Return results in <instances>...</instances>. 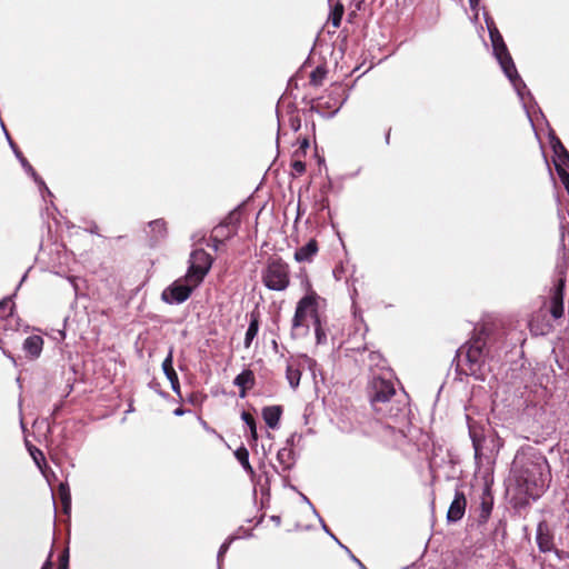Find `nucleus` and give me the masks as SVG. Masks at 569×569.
I'll return each mask as SVG.
<instances>
[{
	"label": "nucleus",
	"mask_w": 569,
	"mask_h": 569,
	"mask_svg": "<svg viewBox=\"0 0 569 569\" xmlns=\"http://www.w3.org/2000/svg\"><path fill=\"white\" fill-rule=\"evenodd\" d=\"M518 482L525 487L527 495L539 497L551 481L550 467L547 459L540 453H533L521 460L518 470Z\"/></svg>",
	"instance_id": "obj_1"
},
{
	"label": "nucleus",
	"mask_w": 569,
	"mask_h": 569,
	"mask_svg": "<svg viewBox=\"0 0 569 569\" xmlns=\"http://www.w3.org/2000/svg\"><path fill=\"white\" fill-rule=\"evenodd\" d=\"M485 21L489 31L493 54L498 60L503 73L512 83L515 90L518 93L520 100L526 104L525 96L531 97L530 92L527 90V86L523 80L518 74L513 60L507 49V46L503 41L502 36L497 29L495 21L487 13L485 14Z\"/></svg>",
	"instance_id": "obj_2"
},
{
	"label": "nucleus",
	"mask_w": 569,
	"mask_h": 569,
	"mask_svg": "<svg viewBox=\"0 0 569 569\" xmlns=\"http://www.w3.org/2000/svg\"><path fill=\"white\" fill-rule=\"evenodd\" d=\"M488 353L487 339L481 332L459 348L456 357L458 366H466V371L469 375L477 379H483Z\"/></svg>",
	"instance_id": "obj_3"
},
{
	"label": "nucleus",
	"mask_w": 569,
	"mask_h": 569,
	"mask_svg": "<svg viewBox=\"0 0 569 569\" xmlns=\"http://www.w3.org/2000/svg\"><path fill=\"white\" fill-rule=\"evenodd\" d=\"M318 295L312 291L298 301L291 323L292 338L297 339L308 335V320L315 321L318 317Z\"/></svg>",
	"instance_id": "obj_4"
},
{
	"label": "nucleus",
	"mask_w": 569,
	"mask_h": 569,
	"mask_svg": "<svg viewBox=\"0 0 569 569\" xmlns=\"http://www.w3.org/2000/svg\"><path fill=\"white\" fill-rule=\"evenodd\" d=\"M262 282L273 291H283L290 283V269L281 259L270 260L262 271Z\"/></svg>",
	"instance_id": "obj_5"
},
{
	"label": "nucleus",
	"mask_w": 569,
	"mask_h": 569,
	"mask_svg": "<svg viewBox=\"0 0 569 569\" xmlns=\"http://www.w3.org/2000/svg\"><path fill=\"white\" fill-rule=\"evenodd\" d=\"M557 270L559 279L553 288L550 290L549 296L543 298L539 309H545L546 313L552 319L557 320L563 316V288L566 283V266L558 264Z\"/></svg>",
	"instance_id": "obj_6"
},
{
	"label": "nucleus",
	"mask_w": 569,
	"mask_h": 569,
	"mask_svg": "<svg viewBox=\"0 0 569 569\" xmlns=\"http://www.w3.org/2000/svg\"><path fill=\"white\" fill-rule=\"evenodd\" d=\"M395 386L390 380L375 377L371 380L370 392L371 406L375 411L381 413L382 416L389 415L385 406L395 396Z\"/></svg>",
	"instance_id": "obj_7"
},
{
	"label": "nucleus",
	"mask_w": 569,
	"mask_h": 569,
	"mask_svg": "<svg viewBox=\"0 0 569 569\" xmlns=\"http://www.w3.org/2000/svg\"><path fill=\"white\" fill-rule=\"evenodd\" d=\"M198 286L196 281L189 280L188 277L184 276L167 287L161 293V299L169 305H180L189 299L192 291Z\"/></svg>",
	"instance_id": "obj_8"
},
{
	"label": "nucleus",
	"mask_w": 569,
	"mask_h": 569,
	"mask_svg": "<svg viewBox=\"0 0 569 569\" xmlns=\"http://www.w3.org/2000/svg\"><path fill=\"white\" fill-rule=\"evenodd\" d=\"M212 259L203 249L194 250L190 256V267L187 272L189 280L196 281L200 284L211 268Z\"/></svg>",
	"instance_id": "obj_9"
},
{
	"label": "nucleus",
	"mask_w": 569,
	"mask_h": 569,
	"mask_svg": "<svg viewBox=\"0 0 569 569\" xmlns=\"http://www.w3.org/2000/svg\"><path fill=\"white\" fill-rule=\"evenodd\" d=\"M545 311V309H538L532 313L528 322V327L535 336L548 335L553 329L555 319L548 316Z\"/></svg>",
	"instance_id": "obj_10"
},
{
	"label": "nucleus",
	"mask_w": 569,
	"mask_h": 569,
	"mask_svg": "<svg viewBox=\"0 0 569 569\" xmlns=\"http://www.w3.org/2000/svg\"><path fill=\"white\" fill-rule=\"evenodd\" d=\"M467 507V499L462 491L457 490L455 493V498L449 506L447 512V520L449 522H458L462 519Z\"/></svg>",
	"instance_id": "obj_11"
},
{
	"label": "nucleus",
	"mask_w": 569,
	"mask_h": 569,
	"mask_svg": "<svg viewBox=\"0 0 569 569\" xmlns=\"http://www.w3.org/2000/svg\"><path fill=\"white\" fill-rule=\"evenodd\" d=\"M551 148L555 153L556 170L569 168V152L566 150L561 141L552 136L550 139Z\"/></svg>",
	"instance_id": "obj_12"
},
{
	"label": "nucleus",
	"mask_w": 569,
	"mask_h": 569,
	"mask_svg": "<svg viewBox=\"0 0 569 569\" xmlns=\"http://www.w3.org/2000/svg\"><path fill=\"white\" fill-rule=\"evenodd\" d=\"M173 350L170 349L168 356L162 362V370L170 381L171 389L174 393L180 395V383L177 372L173 369Z\"/></svg>",
	"instance_id": "obj_13"
},
{
	"label": "nucleus",
	"mask_w": 569,
	"mask_h": 569,
	"mask_svg": "<svg viewBox=\"0 0 569 569\" xmlns=\"http://www.w3.org/2000/svg\"><path fill=\"white\" fill-rule=\"evenodd\" d=\"M22 349L26 356L30 359H37L40 357L43 349V339L38 335L29 336L24 339Z\"/></svg>",
	"instance_id": "obj_14"
},
{
	"label": "nucleus",
	"mask_w": 569,
	"mask_h": 569,
	"mask_svg": "<svg viewBox=\"0 0 569 569\" xmlns=\"http://www.w3.org/2000/svg\"><path fill=\"white\" fill-rule=\"evenodd\" d=\"M318 252V243L311 239L307 244L302 246L295 252L297 262H310Z\"/></svg>",
	"instance_id": "obj_15"
},
{
	"label": "nucleus",
	"mask_w": 569,
	"mask_h": 569,
	"mask_svg": "<svg viewBox=\"0 0 569 569\" xmlns=\"http://www.w3.org/2000/svg\"><path fill=\"white\" fill-rule=\"evenodd\" d=\"M233 383L240 388L239 396L244 398L247 389L254 386V375L251 370H243L234 378Z\"/></svg>",
	"instance_id": "obj_16"
},
{
	"label": "nucleus",
	"mask_w": 569,
	"mask_h": 569,
	"mask_svg": "<svg viewBox=\"0 0 569 569\" xmlns=\"http://www.w3.org/2000/svg\"><path fill=\"white\" fill-rule=\"evenodd\" d=\"M14 154L16 157L19 159L21 166L23 167V169L26 170L27 173H29L34 182L38 183L40 190H44L48 194L51 196V192L50 190L47 188L44 181L37 174V172L34 171V169L32 168V166L28 162V160L22 156V153L20 152L19 149H14Z\"/></svg>",
	"instance_id": "obj_17"
},
{
	"label": "nucleus",
	"mask_w": 569,
	"mask_h": 569,
	"mask_svg": "<svg viewBox=\"0 0 569 569\" xmlns=\"http://www.w3.org/2000/svg\"><path fill=\"white\" fill-rule=\"evenodd\" d=\"M281 413L282 410L280 406H270L263 408L262 410L263 420L266 425L271 429H276L278 427Z\"/></svg>",
	"instance_id": "obj_18"
},
{
	"label": "nucleus",
	"mask_w": 569,
	"mask_h": 569,
	"mask_svg": "<svg viewBox=\"0 0 569 569\" xmlns=\"http://www.w3.org/2000/svg\"><path fill=\"white\" fill-rule=\"evenodd\" d=\"M537 543L542 552L550 551L553 547L552 538L548 532V528L545 523H539L537 528Z\"/></svg>",
	"instance_id": "obj_19"
},
{
	"label": "nucleus",
	"mask_w": 569,
	"mask_h": 569,
	"mask_svg": "<svg viewBox=\"0 0 569 569\" xmlns=\"http://www.w3.org/2000/svg\"><path fill=\"white\" fill-rule=\"evenodd\" d=\"M286 378L292 389H297L301 379L300 365L297 361H289L286 369Z\"/></svg>",
	"instance_id": "obj_20"
},
{
	"label": "nucleus",
	"mask_w": 569,
	"mask_h": 569,
	"mask_svg": "<svg viewBox=\"0 0 569 569\" xmlns=\"http://www.w3.org/2000/svg\"><path fill=\"white\" fill-rule=\"evenodd\" d=\"M277 461L281 467V471H288L295 462L293 450L289 447L280 449L277 453Z\"/></svg>",
	"instance_id": "obj_21"
},
{
	"label": "nucleus",
	"mask_w": 569,
	"mask_h": 569,
	"mask_svg": "<svg viewBox=\"0 0 569 569\" xmlns=\"http://www.w3.org/2000/svg\"><path fill=\"white\" fill-rule=\"evenodd\" d=\"M259 331V321L256 316H251L249 327L244 337V348H249L251 346L252 340L257 337Z\"/></svg>",
	"instance_id": "obj_22"
},
{
	"label": "nucleus",
	"mask_w": 569,
	"mask_h": 569,
	"mask_svg": "<svg viewBox=\"0 0 569 569\" xmlns=\"http://www.w3.org/2000/svg\"><path fill=\"white\" fill-rule=\"evenodd\" d=\"M491 510H492V499L489 495H483L481 498L480 515H479V521L481 523L486 522L489 519Z\"/></svg>",
	"instance_id": "obj_23"
},
{
	"label": "nucleus",
	"mask_w": 569,
	"mask_h": 569,
	"mask_svg": "<svg viewBox=\"0 0 569 569\" xmlns=\"http://www.w3.org/2000/svg\"><path fill=\"white\" fill-rule=\"evenodd\" d=\"M234 456L246 471L253 473L252 467L249 462V452L244 447L238 448Z\"/></svg>",
	"instance_id": "obj_24"
},
{
	"label": "nucleus",
	"mask_w": 569,
	"mask_h": 569,
	"mask_svg": "<svg viewBox=\"0 0 569 569\" xmlns=\"http://www.w3.org/2000/svg\"><path fill=\"white\" fill-rule=\"evenodd\" d=\"M58 493L63 505L64 512H68L71 506V495L68 485L61 482L58 488Z\"/></svg>",
	"instance_id": "obj_25"
},
{
	"label": "nucleus",
	"mask_w": 569,
	"mask_h": 569,
	"mask_svg": "<svg viewBox=\"0 0 569 569\" xmlns=\"http://www.w3.org/2000/svg\"><path fill=\"white\" fill-rule=\"evenodd\" d=\"M241 419L243 420V422L248 426V429L250 430L251 440L257 441L258 433H257V426H256V420H254L253 416L250 415L249 412L243 411L241 413Z\"/></svg>",
	"instance_id": "obj_26"
},
{
	"label": "nucleus",
	"mask_w": 569,
	"mask_h": 569,
	"mask_svg": "<svg viewBox=\"0 0 569 569\" xmlns=\"http://www.w3.org/2000/svg\"><path fill=\"white\" fill-rule=\"evenodd\" d=\"M343 6L342 3L340 2H337L333 7V10L331 12V16H330V19H331V22L333 24V27L338 28L341 23V19H342V16H343Z\"/></svg>",
	"instance_id": "obj_27"
},
{
	"label": "nucleus",
	"mask_w": 569,
	"mask_h": 569,
	"mask_svg": "<svg viewBox=\"0 0 569 569\" xmlns=\"http://www.w3.org/2000/svg\"><path fill=\"white\" fill-rule=\"evenodd\" d=\"M13 303L10 298H4L0 301V317L4 318L7 316L12 315Z\"/></svg>",
	"instance_id": "obj_28"
},
{
	"label": "nucleus",
	"mask_w": 569,
	"mask_h": 569,
	"mask_svg": "<svg viewBox=\"0 0 569 569\" xmlns=\"http://www.w3.org/2000/svg\"><path fill=\"white\" fill-rule=\"evenodd\" d=\"M313 326H315V333H316L317 343L321 345V343L326 342L327 336H326V332L323 331V329L321 327L319 317H316V320L313 321Z\"/></svg>",
	"instance_id": "obj_29"
},
{
	"label": "nucleus",
	"mask_w": 569,
	"mask_h": 569,
	"mask_svg": "<svg viewBox=\"0 0 569 569\" xmlns=\"http://www.w3.org/2000/svg\"><path fill=\"white\" fill-rule=\"evenodd\" d=\"M232 540H233V538L231 537L221 545V547L218 551V555H217L218 569H221L222 558L226 555V552L228 551Z\"/></svg>",
	"instance_id": "obj_30"
},
{
	"label": "nucleus",
	"mask_w": 569,
	"mask_h": 569,
	"mask_svg": "<svg viewBox=\"0 0 569 569\" xmlns=\"http://www.w3.org/2000/svg\"><path fill=\"white\" fill-rule=\"evenodd\" d=\"M152 232L157 233L158 236L162 237L166 230V223L163 220H154L149 223Z\"/></svg>",
	"instance_id": "obj_31"
},
{
	"label": "nucleus",
	"mask_w": 569,
	"mask_h": 569,
	"mask_svg": "<svg viewBox=\"0 0 569 569\" xmlns=\"http://www.w3.org/2000/svg\"><path fill=\"white\" fill-rule=\"evenodd\" d=\"M29 452L31 455V457L33 458L36 465L41 468V461H44V457H43V453L37 449L36 447H30L29 448Z\"/></svg>",
	"instance_id": "obj_32"
},
{
	"label": "nucleus",
	"mask_w": 569,
	"mask_h": 569,
	"mask_svg": "<svg viewBox=\"0 0 569 569\" xmlns=\"http://www.w3.org/2000/svg\"><path fill=\"white\" fill-rule=\"evenodd\" d=\"M557 173H558L565 189L569 193V173L566 171V169H559Z\"/></svg>",
	"instance_id": "obj_33"
},
{
	"label": "nucleus",
	"mask_w": 569,
	"mask_h": 569,
	"mask_svg": "<svg viewBox=\"0 0 569 569\" xmlns=\"http://www.w3.org/2000/svg\"><path fill=\"white\" fill-rule=\"evenodd\" d=\"M292 169L297 174H302L306 171V164L300 160H296L292 162Z\"/></svg>",
	"instance_id": "obj_34"
},
{
	"label": "nucleus",
	"mask_w": 569,
	"mask_h": 569,
	"mask_svg": "<svg viewBox=\"0 0 569 569\" xmlns=\"http://www.w3.org/2000/svg\"><path fill=\"white\" fill-rule=\"evenodd\" d=\"M2 128H3V130H4V133H6V137H7L8 141H9L10 147H11V148H12V150L14 151V149H18V148H17V146H16V144H14V142L11 140V138H10V136H9L8 131L6 130V128H4V126H3V124H2Z\"/></svg>",
	"instance_id": "obj_35"
},
{
	"label": "nucleus",
	"mask_w": 569,
	"mask_h": 569,
	"mask_svg": "<svg viewBox=\"0 0 569 569\" xmlns=\"http://www.w3.org/2000/svg\"><path fill=\"white\" fill-rule=\"evenodd\" d=\"M2 128H3V130H4V133H6V137H7L8 141H9L10 147H11V148H12V150L14 151V149H18V148H17V146H16V144H14V142L11 140V138H10V136H9L8 131L6 130V128H4V126H3V124H2Z\"/></svg>",
	"instance_id": "obj_36"
},
{
	"label": "nucleus",
	"mask_w": 569,
	"mask_h": 569,
	"mask_svg": "<svg viewBox=\"0 0 569 569\" xmlns=\"http://www.w3.org/2000/svg\"><path fill=\"white\" fill-rule=\"evenodd\" d=\"M563 466L567 470V476L569 477V453L563 458Z\"/></svg>",
	"instance_id": "obj_37"
},
{
	"label": "nucleus",
	"mask_w": 569,
	"mask_h": 569,
	"mask_svg": "<svg viewBox=\"0 0 569 569\" xmlns=\"http://www.w3.org/2000/svg\"><path fill=\"white\" fill-rule=\"evenodd\" d=\"M320 521H321V525H322L323 530H325L327 533H329V535H330V536H331V537H332V538H333L338 543H340V542L338 541V539H337V538H336V537H335V536L329 531L328 527H327V526H326V523L322 521V519H320Z\"/></svg>",
	"instance_id": "obj_38"
},
{
	"label": "nucleus",
	"mask_w": 569,
	"mask_h": 569,
	"mask_svg": "<svg viewBox=\"0 0 569 569\" xmlns=\"http://www.w3.org/2000/svg\"><path fill=\"white\" fill-rule=\"evenodd\" d=\"M479 1L480 0H469L470 7H471L472 10L477 9V6H478Z\"/></svg>",
	"instance_id": "obj_39"
},
{
	"label": "nucleus",
	"mask_w": 569,
	"mask_h": 569,
	"mask_svg": "<svg viewBox=\"0 0 569 569\" xmlns=\"http://www.w3.org/2000/svg\"><path fill=\"white\" fill-rule=\"evenodd\" d=\"M318 73H319V70L313 71L312 74H311V81L315 82V83L317 82V78H319Z\"/></svg>",
	"instance_id": "obj_40"
},
{
	"label": "nucleus",
	"mask_w": 569,
	"mask_h": 569,
	"mask_svg": "<svg viewBox=\"0 0 569 569\" xmlns=\"http://www.w3.org/2000/svg\"><path fill=\"white\" fill-rule=\"evenodd\" d=\"M318 73H319V70L313 71L312 74H311V81L315 82V83L317 82V78H319Z\"/></svg>",
	"instance_id": "obj_41"
},
{
	"label": "nucleus",
	"mask_w": 569,
	"mask_h": 569,
	"mask_svg": "<svg viewBox=\"0 0 569 569\" xmlns=\"http://www.w3.org/2000/svg\"><path fill=\"white\" fill-rule=\"evenodd\" d=\"M339 545L342 547V545H341V543H339ZM343 548L347 550V552H348V553H351V552H350V550H349L347 547H345V546H343ZM350 556H351L352 560H353L355 562H357L358 565H359V562H361V561H360L359 559H357L353 555H350Z\"/></svg>",
	"instance_id": "obj_42"
},
{
	"label": "nucleus",
	"mask_w": 569,
	"mask_h": 569,
	"mask_svg": "<svg viewBox=\"0 0 569 569\" xmlns=\"http://www.w3.org/2000/svg\"><path fill=\"white\" fill-rule=\"evenodd\" d=\"M339 545L342 547V545H341V543H339ZM343 548L347 550V552H348V553H351V552H350V550H349L347 547H345V546H343ZM350 556H351L352 560H353L355 562H357L358 565H359V562H361V561H360L359 559H357L353 555H350Z\"/></svg>",
	"instance_id": "obj_43"
},
{
	"label": "nucleus",
	"mask_w": 569,
	"mask_h": 569,
	"mask_svg": "<svg viewBox=\"0 0 569 569\" xmlns=\"http://www.w3.org/2000/svg\"><path fill=\"white\" fill-rule=\"evenodd\" d=\"M51 561L50 560H47L46 563L42 566L41 569H51Z\"/></svg>",
	"instance_id": "obj_44"
},
{
	"label": "nucleus",
	"mask_w": 569,
	"mask_h": 569,
	"mask_svg": "<svg viewBox=\"0 0 569 569\" xmlns=\"http://www.w3.org/2000/svg\"><path fill=\"white\" fill-rule=\"evenodd\" d=\"M174 415L176 416H181V415H183V410L181 408H178V409L174 410Z\"/></svg>",
	"instance_id": "obj_45"
},
{
	"label": "nucleus",
	"mask_w": 569,
	"mask_h": 569,
	"mask_svg": "<svg viewBox=\"0 0 569 569\" xmlns=\"http://www.w3.org/2000/svg\"><path fill=\"white\" fill-rule=\"evenodd\" d=\"M301 497H302V500H303V501H306L308 505H310V506H311V503H310L309 499H308L306 496L301 495Z\"/></svg>",
	"instance_id": "obj_46"
},
{
	"label": "nucleus",
	"mask_w": 569,
	"mask_h": 569,
	"mask_svg": "<svg viewBox=\"0 0 569 569\" xmlns=\"http://www.w3.org/2000/svg\"><path fill=\"white\" fill-rule=\"evenodd\" d=\"M565 237V227L561 224V238L563 239Z\"/></svg>",
	"instance_id": "obj_47"
},
{
	"label": "nucleus",
	"mask_w": 569,
	"mask_h": 569,
	"mask_svg": "<svg viewBox=\"0 0 569 569\" xmlns=\"http://www.w3.org/2000/svg\"><path fill=\"white\" fill-rule=\"evenodd\" d=\"M299 127H300V123H299V122H298V123H293V128H295V130H298V129H299Z\"/></svg>",
	"instance_id": "obj_48"
},
{
	"label": "nucleus",
	"mask_w": 569,
	"mask_h": 569,
	"mask_svg": "<svg viewBox=\"0 0 569 569\" xmlns=\"http://www.w3.org/2000/svg\"><path fill=\"white\" fill-rule=\"evenodd\" d=\"M302 146H303V147H308V146H309L308 141H307V140H305V141L302 142Z\"/></svg>",
	"instance_id": "obj_49"
},
{
	"label": "nucleus",
	"mask_w": 569,
	"mask_h": 569,
	"mask_svg": "<svg viewBox=\"0 0 569 569\" xmlns=\"http://www.w3.org/2000/svg\"><path fill=\"white\" fill-rule=\"evenodd\" d=\"M359 567H360L361 569H367V568L362 565V562H359Z\"/></svg>",
	"instance_id": "obj_50"
},
{
	"label": "nucleus",
	"mask_w": 569,
	"mask_h": 569,
	"mask_svg": "<svg viewBox=\"0 0 569 569\" xmlns=\"http://www.w3.org/2000/svg\"><path fill=\"white\" fill-rule=\"evenodd\" d=\"M59 569H66V566H60Z\"/></svg>",
	"instance_id": "obj_51"
}]
</instances>
